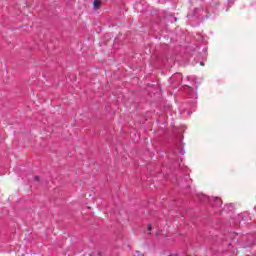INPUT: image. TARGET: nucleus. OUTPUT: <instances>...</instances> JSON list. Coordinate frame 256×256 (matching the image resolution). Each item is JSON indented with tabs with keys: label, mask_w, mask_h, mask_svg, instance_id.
I'll return each mask as SVG.
<instances>
[{
	"label": "nucleus",
	"mask_w": 256,
	"mask_h": 256,
	"mask_svg": "<svg viewBox=\"0 0 256 256\" xmlns=\"http://www.w3.org/2000/svg\"><path fill=\"white\" fill-rule=\"evenodd\" d=\"M94 9H100L101 5H103V2H101V0H94Z\"/></svg>",
	"instance_id": "1"
},
{
	"label": "nucleus",
	"mask_w": 256,
	"mask_h": 256,
	"mask_svg": "<svg viewBox=\"0 0 256 256\" xmlns=\"http://www.w3.org/2000/svg\"><path fill=\"white\" fill-rule=\"evenodd\" d=\"M153 229V226H151V224L148 225V231H149V235H151V231Z\"/></svg>",
	"instance_id": "2"
},
{
	"label": "nucleus",
	"mask_w": 256,
	"mask_h": 256,
	"mask_svg": "<svg viewBox=\"0 0 256 256\" xmlns=\"http://www.w3.org/2000/svg\"><path fill=\"white\" fill-rule=\"evenodd\" d=\"M35 181H39V176H35Z\"/></svg>",
	"instance_id": "3"
},
{
	"label": "nucleus",
	"mask_w": 256,
	"mask_h": 256,
	"mask_svg": "<svg viewBox=\"0 0 256 256\" xmlns=\"http://www.w3.org/2000/svg\"><path fill=\"white\" fill-rule=\"evenodd\" d=\"M200 65H201L202 67H204V66H205V63H203V62H200Z\"/></svg>",
	"instance_id": "4"
}]
</instances>
